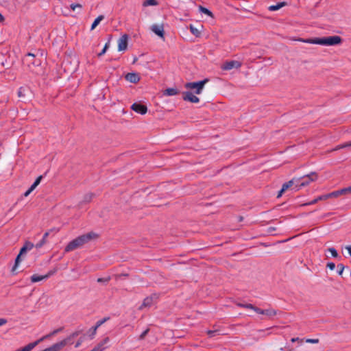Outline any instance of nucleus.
Returning <instances> with one entry per match:
<instances>
[{
  "mask_svg": "<svg viewBox=\"0 0 351 351\" xmlns=\"http://www.w3.org/2000/svg\"><path fill=\"white\" fill-rule=\"evenodd\" d=\"M97 237L98 235L93 232L80 235L67 244L64 248V252H69L80 248L84 244L88 243L91 240L95 239Z\"/></svg>",
  "mask_w": 351,
  "mask_h": 351,
  "instance_id": "obj_1",
  "label": "nucleus"
},
{
  "mask_svg": "<svg viewBox=\"0 0 351 351\" xmlns=\"http://www.w3.org/2000/svg\"><path fill=\"white\" fill-rule=\"evenodd\" d=\"M41 62V60L32 53H28L23 59L24 66L36 75L40 74L43 71Z\"/></svg>",
  "mask_w": 351,
  "mask_h": 351,
  "instance_id": "obj_2",
  "label": "nucleus"
},
{
  "mask_svg": "<svg viewBox=\"0 0 351 351\" xmlns=\"http://www.w3.org/2000/svg\"><path fill=\"white\" fill-rule=\"evenodd\" d=\"M298 40L311 44H317L322 45H336L341 43L342 39L339 36H332L323 38H315L309 39L299 38Z\"/></svg>",
  "mask_w": 351,
  "mask_h": 351,
  "instance_id": "obj_3",
  "label": "nucleus"
},
{
  "mask_svg": "<svg viewBox=\"0 0 351 351\" xmlns=\"http://www.w3.org/2000/svg\"><path fill=\"white\" fill-rule=\"evenodd\" d=\"M300 178V181L297 182L293 189L298 191L300 188L306 186L311 182H315L318 179V176L316 172H311L309 174L303 176Z\"/></svg>",
  "mask_w": 351,
  "mask_h": 351,
  "instance_id": "obj_4",
  "label": "nucleus"
},
{
  "mask_svg": "<svg viewBox=\"0 0 351 351\" xmlns=\"http://www.w3.org/2000/svg\"><path fill=\"white\" fill-rule=\"evenodd\" d=\"M208 82V79L206 78L204 80L194 82H188L185 84V88L188 89H195V93L199 95L204 85Z\"/></svg>",
  "mask_w": 351,
  "mask_h": 351,
  "instance_id": "obj_5",
  "label": "nucleus"
},
{
  "mask_svg": "<svg viewBox=\"0 0 351 351\" xmlns=\"http://www.w3.org/2000/svg\"><path fill=\"white\" fill-rule=\"evenodd\" d=\"M241 66V63L239 61H237V60H231V61H229V62H226L225 63H223L221 66V69L223 70H225V71H228V70H230L233 68H240Z\"/></svg>",
  "mask_w": 351,
  "mask_h": 351,
  "instance_id": "obj_6",
  "label": "nucleus"
},
{
  "mask_svg": "<svg viewBox=\"0 0 351 351\" xmlns=\"http://www.w3.org/2000/svg\"><path fill=\"white\" fill-rule=\"evenodd\" d=\"M131 109L141 114H145L147 112V106L141 103H134L131 106Z\"/></svg>",
  "mask_w": 351,
  "mask_h": 351,
  "instance_id": "obj_7",
  "label": "nucleus"
},
{
  "mask_svg": "<svg viewBox=\"0 0 351 351\" xmlns=\"http://www.w3.org/2000/svg\"><path fill=\"white\" fill-rule=\"evenodd\" d=\"M154 298L155 299L158 298L157 295L155 293L152 294V295H150L149 297L145 298L143 300L142 304L139 306L138 309L142 310L143 308L150 307L153 304V300Z\"/></svg>",
  "mask_w": 351,
  "mask_h": 351,
  "instance_id": "obj_8",
  "label": "nucleus"
},
{
  "mask_svg": "<svg viewBox=\"0 0 351 351\" xmlns=\"http://www.w3.org/2000/svg\"><path fill=\"white\" fill-rule=\"evenodd\" d=\"M128 36L123 35L118 40V50L124 51L128 47Z\"/></svg>",
  "mask_w": 351,
  "mask_h": 351,
  "instance_id": "obj_9",
  "label": "nucleus"
},
{
  "mask_svg": "<svg viewBox=\"0 0 351 351\" xmlns=\"http://www.w3.org/2000/svg\"><path fill=\"white\" fill-rule=\"evenodd\" d=\"M151 29L157 36H158L162 39H165V31L162 25H153L151 27Z\"/></svg>",
  "mask_w": 351,
  "mask_h": 351,
  "instance_id": "obj_10",
  "label": "nucleus"
},
{
  "mask_svg": "<svg viewBox=\"0 0 351 351\" xmlns=\"http://www.w3.org/2000/svg\"><path fill=\"white\" fill-rule=\"evenodd\" d=\"M183 99L191 103H198L199 101V99L190 91L183 93Z\"/></svg>",
  "mask_w": 351,
  "mask_h": 351,
  "instance_id": "obj_11",
  "label": "nucleus"
},
{
  "mask_svg": "<svg viewBox=\"0 0 351 351\" xmlns=\"http://www.w3.org/2000/svg\"><path fill=\"white\" fill-rule=\"evenodd\" d=\"M254 311L258 314L265 315L268 317H273L276 315V311L272 308L263 310L260 308L255 306Z\"/></svg>",
  "mask_w": 351,
  "mask_h": 351,
  "instance_id": "obj_12",
  "label": "nucleus"
},
{
  "mask_svg": "<svg viewBox=\"0 0 351 351\" xmlns=\"http://www.w3.org/2000/svg\"><path fill=\"white\" fill-rule=\"evenodd\" d=\"M125 78L127 81L136 84L140 81V76L136 73H128L125 75Z\"/></svg>",
  "mask_w": 351,
  "mask_h": 351,
  "instance_id": "obj_13",
  "label": "nucleus"
},
{
  "mask_svg": "<svg viewBox=\"0 0 351 351\" xmlns=\"http://www.w3.org/2000/svg\"><path fill=\"white\" fill-rule=\"evenodd\" d=\"M300 181V178H294L292 180H289L287 182H285L282 184V191H287L288 189L291 187L294 184H297Z\"/></svg>",
  "mask_w": 351,
  "mask_h": 351,
  "instance_id": "obj_14",
  "label": "nucleus"
},
{
  "mask_svg": "<svg viewBox=\"0 0 351 351\" xmlns=\"http://www.w3.org/2000/svg\"><path fill=\"white\" fill-rule=\"evenodd\" d=\"M27 252V250H26V248L23 246L21 247V250H20L19 254H18V256L16 258L15 264H14V267H12V269L13 272L14 271V270L16 269L18 264L21 261V256L25 254Z\"/></svg>",
  "mask_w": 351,
  "mask_h": 351,
  "instance_id": "obj_15",
  "label": "nucleus"
},
{
  "mask_svg": "<svg viewBox=\"0 0 351 351\" xmlns=\"http://www.w3.org/2000/svg\"><path fill=\"white\" fill-rule=\"evenodd\" d=\"M80 332L81 331H75L71 334L68 337L63 339L62 341H65V346H66L67 344H71L73 343L72 339L77 337L80 334Z\"/></svg>",
  "mask_w": 351,
  "mask_h": 351,
  "instance_id": "obj_16",
  "label": "nucleus"
},
{
  "mask_svg": "<svg viewBox=\"0 0 351 351\" xmlns=\"http://www.w3.org/2000/svg\"><path fill=\"white\" fill-rule=\"evenodd\" d=\"M47 276H45V275H38V274H34L31 276V282H39V281H41L44 279H47Z\"/></svg>",
  "mask_w": 351,
  "mask_h": 351,
  "instance_id": "obj_17",
  "label": "nucleus"
},
{
  "mask_svg": "<svg viewBox=\"0 0 351 351\" xmlns=\"http://www.w3.org/2000/svg\"><path fill=\"white\" fill-rule=\"evenodd\" d=\"M178 94V90L176 88H169L166 89L164 92V95L168 96L176 95Z\"/></svg>",
  "mask_w": 351,
  "mask_h": 351,
  "instance_id": "obj_18",
  "label": "nucleus"
},
{
  "mask_svg": "<svg viewBox=\"0 0 351 351\" xmlns=\"http://www.w3.org/2000/svg\"><path fill=\"white\" fill-rule=\"evenodd\" d=\"M49 232H46L44 235H43V237L42 239V240L38 243L36 245V248H40L44 244L46 243L47 242V237L49 236Z\"/></svg>",
  "mask_w": 351,
  "mask_h": 351,
  "instance_id": "obj_19",
  "label": "nucleus"
},
{
  "mask_svg": "<svg viewBox=\"0 0 351 351\" xmlns=\"http://www.w3.org/2000/svg\"><path fill=\"white\" fill-rule=\"evenodd\" d=\"M104 19V15H99V16H97V18H96L94 22L93 23L90 29L93 30Z\"/></svg>",
  "mask_w": 351,
  "mask_h": 351,
  "instance_id": "obj_20",
  "label": "nucleus"
},
{
  "mask_svg": "<svg viewBox=\"0 0 351 351\" xmlns=\"http://www.w3.org/2000/svg\"><path fill=\"white\" fill-rule=\"evenodd\" d=\"M343 191H343V189L335 191L332 193H328V196H330V198H336L339 195H343Z\"/></svg>",
  "mask_w": 351,
  "mask_h": 351,
  "instance_id": "obj_21",
  "label": "nucleus"
},
{
  "mask_svg": "<svg viewBox=\"0 0 351 351\" xmlns=\"http://www.w3.org/2000/svg\"><path fill=\"white\" fill-rule=\"evenodd\" d=\"M285 5H286L285 2H280V3H278L276 5H273L269 6V10L270 11H276V10H278L280 8H282Z\"/></svg>",
  "mask_w": 351,
  "mask_h": 351,
  "instance_id": "obj_22",
  "label": "nucleus"
},
{
  "mask_svg": "<svg viewBox=\"0 0 351 351\" xmlns=\"http://www.w3.org/2000/svg\"><path fill=\"white\" fill-rule=\"evenodd\" d=\"M190 31L196 37H199L201 35V31H199L192 25H190Z\"/></svg>",
  "mask_w": 351,
  "mask_h": 351,
  "instance_id": "obj_23",
  "label": "nucleus"
},
{
  "mask_svg": "<svg viewBox=\"0 0 351 351\" xmlns=\"http://www.w3.org/2000/svg\"><path fill=\"white\" fill-rule=\"evenodd\" d=\"M62 330V328H58V329H56V330H53V332H51L50 334L47 335H45V336L43 337L42 338H40V339H38V341H39V343H40V341H43V340H44L45 339H47V338H48V337H51V336H52V335H56V333H58V332H60Z\"/></svg>",
  "mask_w": 351,
  "mask_h": 351,
  "instance_id": "obj_24",
  "label": "nucleus"
},
{
  "mask_svg": "<svg viewBox=\"0 0 351 351\" xmlns=\"http://www.w3.org/2000/svg\"><path fill=\"white\" fill-rule=\"evenodd\" d=\"M199 9L204 14H205L210 17H213V12L211 11H210L208 9H207L202 5H199Z\"/></svg>",
  "mask_w": 351,
  "mask_h": 351,
  "instance_id": "obj_25",
  "label": "nucleus"
},
{
  "mask_svg": "<svg viewBox=\"0 0 351 351\" xmlns=\"http://www.w3.org/2000/svg\"><path fill=\"white\" fill-rule=\"evenodd\" d=\"M237 306L241 307V308H249L254 311L255 306H254L252 304H243V303H237Z\"/></svg>",
  "mask_w": 351,
  "mask_h": 351,
  "instance_id": "obj_26",
  "label": "nucleus"
},
{
  "mask_svg": "<svg viewBox=\"0 0 351 351\" xmlns=\"http://www.w3.org/2000/svg\"><path fill=\"white\" fill-rule=\"evenodd\" d=\"M158 5V2L156 0H145L143 3V5L145 7L149 6V5Z\"/></svg>",
  "mask_w": 351,
  "mask_h": 351,
  "instance_id": "obj_27",
  "label": "nucleus"
},
{
  "mask_svg": "<svg viewBox=\"0 0 351 351\" xmlns=\"http://www.w3.org/2000/svg\"><path fill=\"white\" fill-rule=\"evenodd\" d=\"M207 334L209 336V337H213L216 335H220V332H219V330H207Z\"/></svg>",
  "mask_w": 351,
  "mask_h": 351,
  "instance_id": "obj_28",
  "label": "nucleus"
},
{
  "mask_svg": "<svg viewBox=\"0 0 351 351\" xmlns=\"http://www.w3.org/2000/svg\"><path fill=\"white\" fill-rule=\"evenodd\" d=\"M94 197L93 193L86 194L84 197V202L86 203L90 202Z\"/></svg>",
  "mask_w": 351,
  "mask_h": 351,
  "instance_id": "obj_29",
  "label": "nucleus"
},
{
  "mask_svg": "<svg viewBox=\"0 0 351 351\" xmlns=\"http://www.w3.org/2000/svg\"><path fill=\"white\" fill-rule=\"evenodd\" d=\"M109 319H110L109 317H104L102 319L97 321L95 326L99 328V326H101L103 324H104L106 322H107Z\"/></svg>",
  "mask_w": 351,
  "mask_h": 351,
  "instance_id": "obj_30",
  "label": "nucleus"
},
{
  "mask_svg": "<svg viewBox=\"0 0 351 351\" xmlns=\"http://www.w3.org/2000/svg\"><path fill=\"white\" fill-rule=\"evenodd\" d=\"M43 178V176H38L36 180L34 181V182L32 184V185L31 186L32 187V189H36V187L40 184L41 180Z\"/></svg>",
  "mask_w": 351,
  "mask_h": 351,
  "instance_id": "obj_31",
  "label": "nucleus"
},
{
  "mask_svg": "<svg viewBox=\"0 0 351 351\" xmlns=\"http://www.w3.org/2000/svg\"><path fill=\"white\" fill-rule=\"evenodd\" d=\"M328 251L330 252L331 255L335 258H337L339 256L337 251L334 247L328 248Z\"/></svg>",
  "mask_w": 351,
  "mask_h": 351,
  "instance_id": "obj_32",
  "label": "nucleus"
},
{
  "mask_svg": "<svg viewBox=\"0 0 351 351\" xmlns=\"http://www.w3.org/2000/svg\"><path fill=\"white\" fill-rule=\"evenodd\" d=\"M34 246V244L29 241H26L23 245V247H25L27 251L32 250Z\"/></svg>",
  "mask_w": 351,
  "mask_h": 351,
  "instance_id": "obj_33",
  "label": "nucleus"
},
{
  "mask_svg": "<svg viewBox=\"0 0 351 351\" xmlns=\"http://www.w3.org/2000/svg\"><path fill=\"white\" fill-rule=\"evenodd\" d=\"M110 276H107L106 278H99L97 279V282H105V283H107L110 280Z\"/></svg>",
  "mask_w": 351,
  "mask_h": 351,
  "instance_id": "obj_34",
  "label": "nucleus"
},
{
  "mask_svg": "<svg viewBox=\"0 0 351 351\" xmlns=\"http://www.w3.org/2000/svg\"><path fill=\"white\" fill-rule=\"evenodd\" d=\"M70 8L72 10H75V9H82V5L80 3H72L70 5Z\"/></svg>",
  "mask_w": 351,
  "mask_h": 351,
  "instance_id": "obj_35",
  "label": "nucleus"
},
{
  "mask_svg": "<svg viewBox=\"0 0 351 351\" xmlns=\"http://www.w3.org/2000/svg\"><path fill=\"white\" fill-rule=\"evenodd\" d=\"M337 268L339 269V271H338V274L339 275H342L343 274V271L345 269V267L343 264H338L337 265Z\"/></svg>",
  "mask_w": 351,
  "mask_h": 351,
  "instance_id": "obj_36",
  "label": "nucleus"
},
{
  "mask_svg": "<svg viewBox=\"0 0 351 351\" xmlns=\"http://www.w3.org/2000/svg\"><path fill=\"white\" fill-rule=\"evenodd\" d=\"M129 276L128 274H114V278L116 280H119L121 277H128Z\"/></svg>",
  "mask_w": 351,
  "mask_h": 351,
  "instance_id": "obj_37",
  "label": "nucleus"
},
{
  "mask_svg": "<svg viewBox=\"0 0 351 351\" xmlns=\"http://www.w3.org/2000/svg\"><path fill=\"white\" fill-rule=\"evenodd\" d=\"M108 47H109V43H107L105 45L104 49L101 50V51L99 53H98V56H101L102 55H104L106 53V51L107 49L108 48Z\"/></svg>",
  "mask_w": 351,
  "mask_h": 351,
  "instance_id": "obj_38",
  "label": "nucleus"
},
{
  "mask_svg": "<svg viewBox=\"0 0 351 351\" xmlns=\"http://www.w3.org/2000/svg\"><path fill=\"white\" fill-rule=\"evenodd\" d=\"M97 328H98V327H97L96 326H93L90 328V331H91L90 337H91V338H93L95 335V334L97 332Z\"/></svg>",
  "mask_w": 351,
  "mask_h": 351,
  "instance_id": "obj_39",
  "label": "nucleus"
},
{
  "mask_svg": "<svg viewBox=\"0 0 351 351\" xmlns=\"http://www.w3.org/2000/svg\"><path fill=\"white\" fill-rule=\"evenodd\" d=\"M149 329L147 328L146 329L145 331H143L141 335L139 336V339H143L145 338V337L147 335V333L149 332Z\"/></svg>",
  "mask_w": 351,
  "mask_h": 351,
  "instance_id": "obj_40",
  "label": "nucleus"
},
{
  "mask_svg": "<svg viewBox=\"0 0 351 351\" xmlns=\"http://www.w3.org/2000/svg\"><path fill=\"white\" fill-rule=\"evenodd\" d=\"M24 88L23 87H21L19 90H18V96L19 97H24L25 96V94H24Z\"/></svg>",
  "mask_w": 351,
  "mask_h": 351,
  "instance_id": "obj_41",
  "label": "nucleus"
},
{
  "mask_svg": "<svg viewBox=\"0 0 351 351\" xmlns=\"http://www.w3.org/2000/svg\"><path fill=\"white\" fill-rule=\"evenodd\" d=\"M306 342L310 343H317L319 342V339H307L306 340Z\"/></svg>",
  "mask_w": 351,
  "mask_h": 351,
  "instance_id": "obj_42",
  "label": "nucleus"
},
{
  "mask_svg": "<svg viewBox=\"0 0 351 351\" xmlns=\"http://www.w3.org/2000/svg\"><path fill=\"white\" fill-rule=\"evenodd\" d=\"M326 267L330 269L333 270L335 268V264L332 262L328 263L326 265Z\"/></svg>",
  "mask_w": 351,
  "mask_h": 351,
  "instance_id": "obj_43",
  "label": "nucleus"
},
{
  "mask_svg": "<svg viewBox=\"0 0 351 351\" xmlns=\"http://www.w3.org/2000/svg\"><path fill=\"white\" fill-rule=\"evenodd\" d=\"M330 198V196H328V194L320 195L317 197V199L319 200H326L327 199Z\"/></svg>",
  "mask_w": 351,
  "mask_h": 351,
  "instance_id": "obj_44",
  "label": "nucleus"
},
{
  "mask_svg": "<svg viewBox=\"0 0 351 351\" xmlns=\"http://www.w3.org/2000/svg\"><path fill=\"white\" fill-rule=\"evenodd\" d=\"M84 341V337H80L78 341H77V343H75V348H78L81 346L82 343Z\"/></svg>",
  "mask_w": 351,
  "mask_h": 351,
  "instance_id": "obj_45",
  "label": "nucleus"
},
{
  "mask_svg": "<svg viewBox=\"0 0 351 351\" xmlns=\"http://www.w3.org/2000/svg\"><path fill=\"white\" fill-rule=\"evenodd\" d=\"M57 269H54L53 270L49 271L47 274L45 276H47V278L50 277L51 276L53 275L56 272Z\"/></svg>",
  "mask_w": 351,
  "mask_h": 351,
  "instance_id": "obj_46",
  "label": "nucleus"
},
{
  "mask_svg": "<svg viewBox=\"0 0 351 351\" xmlns=\"http://www.w3.org/2000/svg\"><path fill=\"white\" fill-rule=\"evenodd\" d=\"M348 146H351V142L349 143H346V144H344V145H340V146H338L337 148H335L334 150H337L338 149H340V148H344V147H348Z\"/></svg>",
  "mask_w": 351,
  "mask_h": 351,
  "instance_id": "obj_47",
  "label": "nucleus"
},
{
  "mask_svg": "<svg viewBox=\"0 0 351 351\" xmlns=\"http://www.w3.org/2000/svg\"><path fill=\"white\" fill-rule=\"evenodd\" d=\"M343 191V195L345 194H347V193H351V186H349V187H347V188H344V189H342Z\"/></svg>",
  "mask_w": 351,
  "mask_h": 351,
  "instance_id": "obj_48",
  "label": "nucleus"
},
{
  "mask_svg": "<svg viewBox=\"0 0 351 351\" xmlns=\"http://www.w3.org/2000/svg\"><path fill=\"white\" fill-rule=\"evenodd\" d=\"M34 190V189H32V187L30 186V188L24 193V196L27 197Z\"/></svg>",
  "mask_w": 351,
  "mask_h": 351,
  "instance_id": "obj_49",
  "label": "nucleus"
},
{
  "mask_svg": "<svg viewBox=\"0 0 351 351\" xmlns=\"http://www.w3.org/2000/svg\"><path fill=\"white\" fill-rule=\"evenodd\" d=\"M7 319L4 318H0V326L5 324L7 323Z\"/></svg>",
  "mask_w": 351,
  "mask_h": 351,
  "instance_id": "obj_50",
  "label": "nucleus"
},
{
  "mask_svg": "<svg viewBox=\"0 0 351 351\" xmlns=\"http://www.w3.org/2000/svg\"><path fill=\"white\" fill-rule=\"evenodd\" d=\"M318 201H319V200L317 199V197L315 199H313V201H311V202L306 204L305 205L314 204L317 203Z\"/></svg>",
  "mask_w": 351,
  "mask_h": 351,
  "instance_id": "obj_51",
  "label": "nucleus"
},
{
  "mask_svg": "<svg viewBox=\"0 0 351 351\" xmlns=\"http://www.w3.org/2000/svg\"><path fill=\"white\" fill-rule=\"evenodd\" d=\"M346 249L348 250L350 256H351V245H347Z\"/></svg>",
  "mask_w": 351,
  "mask_h": 351,
  "instance_id": "obj_52",
  "label": "nucleus"
},
{
  "mask_svg": "<svg viewBox=\"0 0 351 351\" xmlns=\"http://www.w3.org/2000/svg\"><path fill=\"white\" fill-rule=\"evenodd\" d=\"M285 191H282V189H281V190L278 192V194L277 195V197L279 198L282 196V193H284Z\"/></svg>",
  "mask_w": 351,
  "mask_h": 351,
  "instance_id": "obj_53",
  "label": "nucleus"
},
{
  "mask_svg": "<svg viewBox=\"0 0 351 351\" xmlns=\"http://www.w3.org/2000/svg\"><path fill=\"white\" fill-rule=\"evenodd\" d=\"M291 341L292 342H295V341H301V340L298 337H296V338H292Z\"/></svg>",
  "mask_w": 351,
  "mask_h": 351,
  "instance_id": "obj_54",
  "label": "nucleus"
},
{
  "mask_svg": "<svg viewBox=\"0 0 351 351\" xmlns=\"http://www.w3.org/2000/svg\"><path fill=\"white\" fill-rule=\"evenodd\" d=\"M4 21L3 16L0 13V22H3Z\"/></svg>",
  "mask_w": 351,
  "mask_h": 351,
  "instance_id": "obj_55",
  "label": "nucleus"
},
{
  "mask_svg": "<svg viewBox=\"0 0 351 351\" xmlns=\"http://www.w3.org/2000/svg\"><path fill=\"white\" fill-rule=\"evenodd\" d=\"M276 230V228H274V227H270L269 228V232H271L272 231L275 230Z\"/></svg>",
  "mask_w": 351,
  "mask_h": 351,
  "instance_id": "obj_56",
  "label": "nucleus"
},
{
  "mask_svg": "<svg viewBox=\"0 0 351 351\" xmlns=\"http://www.w3.org/2000/svg\"><path fill=\"white\" fill-rule=\"evenodd\" d=\"M239 220H240V221H242V220H243V217H240Z\"/></svg>",
  "mask_w": 351,
  "mask_h": 351,
  "instance_id": "obj_57",
  "label": "nucleus"
}]
</instances>
